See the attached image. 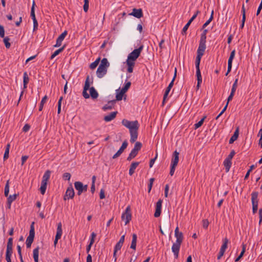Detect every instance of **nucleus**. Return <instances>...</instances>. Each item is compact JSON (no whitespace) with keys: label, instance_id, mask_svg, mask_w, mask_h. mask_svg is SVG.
Instances as JSON below:
<instances>
[{"label":"nucleus","instance_id":"1","mask_svg":"<svg viewBox=\"0 0 262 262\" xmlns=\"http://www.w3.org/2000/svg\"><path fill=\"white\" fill-rule=\"evenodd\" d=\"M122 125L129 129L131 143L135 142L138 138V130L139 127V124L138 121H130L127 119H123L121 122Z\"/></svg>","mask_w":262,"mask_h":262},{"label":"nucleus","instance_id":"2","mask_svg":"<svg viewBox=\"0 0 262 262\" xmlns=\"http://www.w3.org/2000/svg\"><path fill=\"white\" fill-rule=\"evenodd\" d=\"M143 48V46H140L138 49H135L128 55L127 59L126 61L127 66V71L128 73H132L133 68L135 64V61L139 57L140 53Z\"/></svg>","mask_w":262,"mask_h":262},{"label":"nucleus","instance_id":"3","mask_svg":"<svg viewBox=\"0 0 262 262\" xmlns=\"http://www.w3.org/2000/svg\"><path fill=\"white\" fill-rule=\"evenodd\" d=\"M202 56L197 54L196 59H195V67H196V75L197 77V85L196 88L197 89H199L200 88V84L201 83L202 81L201 71L200 70V63L201 59Z\"/></svg>","mask_w":262,"mask_h":262},{"label":"nucleus","instance_id":"4","mask_svg":"<svg viewBox=\"0 0 262 262\" xmlns=\"http://www.w3.org/2000/svg\"><path fill=\"white\" fill-rule=\"evenodd\" d=\"M93 82V78L92 77H90L89 75L87 76L83 90V97H84L85 99H88L90 98V95L86 91L89 89L91 84H92Z\"/></svg>","mask_w":262,"mask_h":262},{"label":"nucleus","instance_id":"5","mask_svg":"<svg viewBox=\"0 0 262 262\" xmlns=\"http://www.w3.org/2000/svg\"><path fill=\"white\" fill-rule=\"evenodd\" d=\"M121 219L122 221L125 222V225H127L129 223L132 219V213L130 207L128 206L125 209V211L122 213L121 215Z\"/></svg>","mask_w":262,"mask_h":262},{"label":"nucleus","instance_id":"6","mask_svg":"<svg viewBox=\"0 0 262 262\" xmlns=\"http://www.w3.org/2000/svg\"><path fill=\"white\" fill-rule=\"evenodd\" d=\"M206 37L204 35L201 37L199 46L197 50V54L203 56L206 49Z\"/></svg>","mask_w":262,"mask_h":262},{"label":"nucleus","instance_id":"7","mask_svg":"<svg viewBox=\"0 0 262 262\" xmlns=\"http://www.w3.org/2000/svg\"><path fill=\"white\" fill-rule=\"evenodd\" d=\"M33 225L34 223H32V225H31V228L29 232V235L28 236L26 240V246L28 248L31 247V244L33 242L35 236V231Z\"/></svg>","mask_w":262,"mask_h":262},{"label":"nucleus","instance_id":"8","mask_svg":"<svg viewBox=\"0 0 262 262\" xmlns=\"http://www.w3.org/2000/svg\"><path fill=\"white\" fill-rule=\"evenodd\" d=\"M251 201L252 203V211L253 213H255L258 209V193L257 192H252L251 194Z\"/></svg>","mask_w":262,"mask_h":262},{"label":"nucleus","instance_id":"9","mask_svg":"<svg viewBox=\"0 0 262 262\" xmlns=\"http://www.w3.org/2000/svg\"><path fill=\"white\" fill-rule=\"evenodd\" d=\"M181 244L174 243L172 245L171 249L174 254L175 258H177L179 256V252L180 249Z\"/></svg>","mask_w":262,"mask_h":262},{"label":"nucleus","instance_id":"10","mask_svg":"<svg viewBox=\"0 0 262 262\" xmlns=\"http://www.w3.org/2000/svg\"><path fill=\"white\" fill-rule=\"evenodd\" d=\"M74 195V191L72 186L69 187L66 192V194L64 196V200H69V199H72L73 198Z\"/></svg>","mask_w":262,"mask_h":262},{"label":"nucleus","instance_id":"11","mask_svg":"<svg viewBox=\"0 0 262 262\" xmlns=\"http://www.w3.org/2000/svg\"><path fill=\"white\" fill-rule=\"evenodd\" d=\"M162 203V201L161 200H159L156 203V211L154 214V216L155 217H158L160 216L161 214Z\"/></svg>","mask_w":262,"mask_h":262},{"label":"nucleus","instance_id":"12","mask_svg":"<svg viewBox=\"0 0 262 262\" xmlns=\"http://www.w3.org/2000/svg\"><path fill=\"white\" fill-rule=\"evenodd\" d=\"M107 71V69L98 67L96 71V75L99 78H101L106 74Z\"/></svg>","mask_w":262,"mask_h":262},{"label":"nucleus","instance_id":"13","mask_svg":"<svg viewBox=\"0 0 262 262\" xmlns=\"http://www.w3.org/2000/svg\"><path fill=\"white\" fill-rule=\"evenodd\" d=\"M130 15H133L134 17L140 18L143 16V12L141 9H136L134 8L133 11L130 13Z\"/></svg>","mask_w":262,"mask_h":262},{"label":"nucleus","instance_id":"14","mask_svg":"<svg viewBox=\"0 0 262 262\" xmlns=\"http://www.w3.org/2000/svg\"><path fill=\"white\" fill-rule=\"evenodd\" d=\"M67 35V32L64 31L63 33H62L59 37L57 38L56 40V43L54 46L55 47H58L61 46L62 41L65 38L66 36Z\"/></svg>","mask_w":262,"mask_h":262},{"label":"nucleus","instance_id":"15","mask_svg":"<svg viewBox=\"0 0 262 262\" xmlns=\"http://www.w3.org/2000/svg\"><path fill=\"white\" fill-rule=\"evenodd\" d=\"M179 152L177 150L174 151L173 153L172 158L171 159V165L177 166L179 162Z\"/></svg>","mask_w":262,"mask_h":262},{"label":"nucleus","instance_id":"16","mask_svg":"<svg viewBox=\"0 0 262 262\" xmlns=\"http://www.w3.org/2000/svg\"><path fill=\"white\" fill-rule=\"evenodd\" d=\"M90 91V97L91 96L93 99H97L99 96L98 92L92 86L88 90Z\"/></svg>","mask_w":262,"mask_h":262},{"label":"nucleus","instance_id":"17","mask_svg":"<svg viewBox=\"0 0 262 262\" xmlns=\"http://www.w3.org/2000/svg\"><path fill=\"white\" fill-rule=\"evenodd\" d=\"M173 81H171V82L169 84L168 87L167 88V89L165 92V93H164V95L163 96V102H162L163 105H164L165 101H166V99L167 98V97L171 89L173 86Z\"/></svg>","mask_w":262,"mask_h":262},{"label":"nucleus","instance_id":"18","mask_svg":"<svg viewBox=\"0 0 262 262\" xmlns=\"http://www.w3.org/2000/svg\"><path fill=\"white\" fill-rule=\"evenodd\" d=\"M62 234V224L61 223H59L57 225V232L55 236L56 239H60L61 237Z\"/></svg>","mask_w":262,"mask_h":262},{"label":"nucleus","instance_id":"19","mask_svg":"<svg viewBox=\"0 0 262 262\" xmlns=\"http://www.w3.org/2000/svg\"><path fill=\"white\" fill-rule=\"evenodd\" d=\"M17 195L16 194H14L13 195H9V197L8 198V199H7V207L9 209H10L11 203H12V202H13L14 201H15L16 200Z\"/></svg>","mask_w":262,"mask_h":262},{"label":"nucleus","instance_id":"20","mask_svg":"<svg viewBox=\"0 0 262 262\" xmlns=\"http://www.w3.org/2000/svg\"><path fill=\"white\" fill-rule=\"evenodd\" d=\"M137 241V236L135 233L133 234L132 235V240L130 245V248L133 249L134 250H136V244Z\"/></svg>","mask_w":262,"mask_h":262},{"label":"nucleus","instance_id":"21","mask_svg":"<svg viewBox=\"0 0 262 262\" xmlns=\"http://www.w3.org/2000/svg\"><path fill=\"white\" fill-rule=\"evenodd\" d=\"M116 114L117 112H112L109 115L105 116L104 118V120L106 122L111 121L116 117Z\"/></svg>","mask_w":262,"mask_h":262},{"label":"nucleus","instance_id":"22","mask_svg":"<svg viewBox=\"0 0 262 262\" xmlns=\"http://www.w3.org/2000/svg\"><path fill=\"white\" fill-rule=\"evenodd\" d=\"M239 135V129L238 127H237L235 131L234 132L233 135L232 136L231 138L229 140V143L232 144L233 143L235 140H237Z\"/></svg>","mask_w":262,"mask_h":262},{"label":"nucleus","instance_id":"23","mask_svg":"<svg viewBox=\"0 0 262 262\" xmlns=\"http://www.w3.org/2000/svg\"><path fill=\"white\" fill-rule=\"evenodd\" d=\"M242 24L241 25V28L243 29L245 25V23L246 20V10L245 8V6L243 4L242 8Z\"/></svg>","mask_w":262,"mask_h":262},{"label":"nucleus","instance_id":"24","mask_svg":"<svg viewBox=\"0 0 262 262\" xmlns=\"http://www.w3.org/2000/svg\"><path fill=\"white\" fill-rule=\"evenodd\" d=\"M139 162H133L131 164L130 168L129 170V174L130 176H132L133 173L135 172V170L137 167L139 165Z\"/></svg>","mask_w":262,"mask_h":262},{"label":"nucleus","instance_id":"25","mask_svg":"<svg viewBox=\"0 0 262 262\" xmlns=\"http://www.w3.org/2000/svg\"><path fill=\"white\" fill-rule=\"evenodd\" d=\"M12 238H9L7 243L6 253H12Z\"/></svg>","mask_w":262,"mask_h":262},{"label":"nucleus","instance_id":"26","mask_svg":"<svg viewBox=\"0 0 262 262\" xmlns=\"http://www.w3.org/2000/svg\"><path fill=\"white\" fill-rule=\"evenodd\" d=\"M96 236V235L94 232H93L91 234V238L90 242L89 245L86 247L87 253H88L90 251V250L91 248V247L94 242V238H95Z\"/></svg>","mask_w":262,"mask_h":262},{"label":"nucleus","instance_id":"27","mask_svg":"<svg viewBox=\"0 0 262 262\" xmlns=\"http://www.w3.org/2000/svg\"><path fill=\"white\" fill-rule=\"evenodd\" d=\"M116 100H115L108 102V103L103 107V109L104 110H111Z\"/></svg>","mask_w":262,"mask_h":262},{"label":"nucleus","instance_id":"28","mask_svg":"<svg viewBox=\"0 0 262 262\" xmlns=\"http://www.w3.org/2000/svg\"><path fill=\"white\" fill-rule=\"evenodd\" d=\"M110 63L107 61L106 58H103L101 61L99 67H101L102 68H104L107 69V68L109 67Z\"/></svg>","mask_w":262,"mask_h":262},{"label":"nucleus","instance_id":"29","mask_svg":"<svg viewBox=\"0 0 262 262\" xmlns=\"http://www.w3.org/2000/svg\"><path fill=\"white\" fill-rule=\"evenodd\" d=\"M74 185L76 189L78 190V194L80 195L82 193V183L80 182H76Z\"/></svg>","mask_w":262,"mask_h":262},{"label":"nucleus","instance_id":"30","mask_svg":"<svg viewBox=\"0 0 262 262\" xmlns=\"http://www.w3.org/2000/svg\"><path fill=\"white\" fill-rule=\"evenodd\" d=\"M29 81V78L28 76L27 72H25L24 73L23 76V84H24V88L26 89L27 88V84Z\"/></svg>","mask_w":262,"mask_h":262},{"label":"nucleus","instance_id":"31","mask_svg":"<svg viewBox=\"0 0 262 262\" xmlns=\"http://www.w3.org/2000/svg\"><path fill=\"white\" fill-rule=\"evenodd\" d=\"M35 3L34 1H33L32 2V6L31 10V17L32 19H33V21H34L36 19L35 17Z\"/></svg>","mask_w":262,"mask_h":262},{"label":"nucleus","instance_id":"32","mask_svg":"<svg viewBox=\"0 0 262 262\" xmlns=\"http://www.w3.org/2000/svg\"><path fill=\"white\" fill-rule=\"evenodd\" d=\"M38 254L39 248L37 247L33 250V258L35 262H38Z\"/></svg>","mask_w":262,"mask_h":262},{"label":"nucleus","instance_id":"33","mask_svg":"<svg viewBox=\"0 0 262 262\" xmlns=\"http://www.w3.org/2000/svg\"><path fill=\"white\" fill-rule=\"evenodd\" d=\"M47 182L41 181L40 191L42 194H44L47 188Z\"/></svg>","mask_w":262,"mask_h":262},{"label":"nucleus","instance_id":"34","mask_svg":"<svg viewBox=\"0 0 262 262\" xmlns=\"http://www.w3.org/2000/svg\"><path fill=\"white\" fill-rule=\"evenodd\" d=\"M50 173L51 172L50 170H47L43 176L42 180L41 181L47 182L50 178Z\"/></svg>","mask_w":262,"mask_h":262},{"label":"nucleus","instance_id":"35","mask_svg":"<svg viewBox=\"0 0 262 262\" xmlns=\"http://www.w3.org/2000/svg\"><path fill=\"white\" fill-rule=\"evenodd\" d=\"M224 164L226 168V171H228L231 165V160L226 159L224 162Z\"/></svg>","mask_w":262,"mask_h":262},{"label":"nucleus","instance_id":"36","mask_svg":"<svg viewBox=\"0 0 262 262\" xmlns=\"http://www.w3.org/2000/svg\"><path fill=\"white\" fill-rule=\"evenodd\" d=\"M228 242H229L228 239L227 238H225V239H224L223 244L222 245V246L220 249V251H223L224 252H225L226 249L227 248V244L228 243Z\"/></svg>","mask_w":262,"mask_h":262},{"label":"nucleus","instance_id":"37","mask_svg":"<svg viewBox=\"0 0 262 262\" xmlns=\"http://www.w3.org/2000/svg\"><path fill=\"white\" fill-rule=\"evenodd\" d=\"M125 94L124 92H123L122 91L120 90V91H119V90L117 91V94H116V100L120 101L121 100L123 97V95Z\"/></svg>","mask_w":262,"mask_h":262},{"label":"nucleus","instance_id":"38","mask_svg":"<svg viewBox=\"0 0 262 262\" xmlns=\"http://www.w3.org/2000/svg\"><path fill=\"white\" fill-rule=\"evenodd\" d=\"M246 246L244 244H243L242 250L240 254L239 255V256L236 258L235 261H238L243 257V256L244 255V254L245 252V251H246Z\"/></svg>","mask_w":262,"mask_h":262},{"label":"nucleus","instance_id":"39","mask_svg":"<svg viewBox=\"0 0 262 262\" xmlns=\"http://www.w3.org/2000/svg\"><path fill=\"white\" fill-rule=\"evenodd\" d=\"M177 239L176 243L181 244L182 243L183 239V233H181L178 234L174 235Z\"/></svg>","mask_w":262,"mask_h":262},{"label":"nucleus","instance_id":"40","mask_svg":"<svg viewBox=\"0 0 262 262\" xmlns=\"http://www.w3.org/2000/svg\"><path fill=\"white\" fill-rule=\"evenodd\" d=\"M47 96H44L41 102H40V106H39V111H41L42 108H43V105L47 101Z\"/></svg>","mask_w":262,"mask_h":262},{"label":"nucleus","instance_id":"41","mask_svg":"<svg viewBox=\"0 0 262 262\" xmlns=\"http://www.w3.org/2000/svg\"><path fill=\"white\" fill-rule=\"evenodd\" d=\"M99 61H100V58H98L94 62L91 63V64L90 65V68L91 69H95L97 67V66H98V64H99Z\"/></svg>","mask_w":262,"mask_h":262},{"label":"nucleus","instance_id":"42","mask_svg":"<svg viewBox=\"0 0 262 262\" xmlns=\"http://www.w3.org/2000/svg\"><path fill=\"white\" fill-rule=\"evenodd\" d=\"M3 38H4L3 41L5 43V45L6 46V48L7 49L10 48V47L11 46V44L9 42L10 38L8 37H4Z\"/></svg>","mask_w":262,"mask_h":262},{"label":"nucleus","instance_id":"43","mask_svg":"<svg viewBox=\"0 0 262 262\" xmlns=\"http://www.w3.org/2000/svg\"><path fill=\"white\" fill-rule=\"evenodd\" d=\"M64 49V47H62V48L58 49L57 50L55 51L53 54L51 56V59H53L55 56H56L57 55H58L60 52H61Z\"/></svg>","mask_w":262,"mask_h":262},{"label":"nucleus","instance_id":"44","mask_svg":"<svg viewBox=\"0 0 262 262\" xmlns=\"http://www.w3.org/2000/svg\"><path fill=\"white\" fill-rule=\"evenodd\" d=\"M9 192V180H8L5 187V191H4V194L6 196H8V194Z\"/></svg>","mask_w":262,"mask_h":262},{"label":"nucleus","instance_id":"45","mask_svg":"<svg viewBox=\"0 0 262 262\" xmlns=\"http://www.w3.org/2000/svg\"><path fill=\"white\" fill-rule=\"evenodd\" d=\"M206 118V117L204 116L200 121H199L197 123H195L194 124L195 129H197L202 125V124L204 121V120Z\"/></svg>","mask_w":262,"mask_h":262},{"label":"nucleus","instance_id":"46","mask_svg":"<svg viewBox=\"0 0 262 262\" xmlns=\"http://www.w3.org/2000/svg\"><path fill=\"white\" fill-rule=\"evenodd\" d=\"M213 11L212 10L211 16H210L209 19L203 26V28H205L212 21V20L213 19Z\"/></svg>","mask_w":262,"mask_h":262},{"label":"nucleus","instance_id":"47","mask_svg":"<svg viewBox=\"0 0 262 262\" xmlns=\"http://www.w3.org/2000/svg\"><path fill=\"white\" fill-rule=\"evenodd\" d=\"M130 85L131 82L129 81L127 82V83H125V85L122 88L121 90L125 93L130 86Z\"/></svg>","mask_w":262,"mask_h":262},{"label":"nucleus","instance_id":"48","mask_svg":"<svg viewBox=\"0 0 262 262\" xmlns=\"http://www.w3.org/2000/svg\"><path fill=\"white\" fill-rule=\"evenodd\" d=\"M89 0H84V5L83 6V9L84 12H87L89 9Z\"/></svg>","mask_w":262,"mask_h":262},{"label":"nucleus","instance_id":"49","mask_svg":"<svg viewBox=\"0 0 262 262\" xmlns=\"http://www.w3.org/2000/svg\"><path fill=\"white\" fill-rule=\"evenodd\" d=\"M137 154L136 152L132 150L128 157H127V160L128 161H130L132 159L134 158L137 156Z\"/></svg>","mask_w":262,"mask_h":262},{"label":"nucleus","instance_id":"50","mask_svg":"<svg viewBox=\"0 0 262 262\" xmlns=\"http://www.w3.org/2000/svg\"><path fill=\"white\" fill-rule=\"evenodd\" d=\"M235 51L234 50L230 53V57L229 58L228 61V62L232 63V60L235 56Z\"/></svg>","mask_w":262,"mask_h":262},{"label":"nucleus","instance_id":"51","mask_svg":"<svg viewBox=\"0 0 262 262\" xmlns=\"http://www.w3.org/2000/svg\"><path fill=\"white\" fill-rule=\"evenodd\" d=\"M154 181H155V179L153 178H150L149 179V183L148 186V192H150V190L151 189V188H152V186L153 183H154Z\"/></svg>","mask_w":262,"mask_h":262},{"label":"nucleus","instance_id":"52","mask_svg":"<svg viewBox=\"0 0 262 262\" xmlns=\"http://www.w3.org/2000/svg\"><path fill=\"white\" fill-rule=\"evenodd\" d=\"M237 81L238 79H236L231 89V91L232 92H235L236 91L237 86Z\"/></svg>","mask_w":262,"mask_h":262},{"label":"nucleus","instance_id":"53","mask_svg":"<svg viewBox=\"0 0 262 262\" xmlns=\"http://www.w3.org/2000/svg\"><path fill=\"white\" fill-rule=\"evenodd\" d=\"M128 145L127 142L126 141H124L121 147L120 148L119 150H121L122 152L124 151V150L127 147Z\"/></svg>","mask_w":262,"mask_h":262},{"label":"nucleus","instance_id":"54","mask_svg":"<svg viewBox=\"0 0 262 262\" xmlns=\"http://www.w3.org/2000/svg\"><path fill=\"white\" fill-rule=\"evenodd\" d=\"M0 37L3 38L5 37V29L3 26L0 25Z\"/></svg>","mask_w":262,"mask_h":262},{"label":"nucleus","instance_id":"55","mask_svg":"<svg viewBox=\"0 0 262 262\" xmlns=\"http://www.w3.org/2000/svg\"><path fill=\"white\" fill-rule=\"evenodd\" d=\"M190 24H191L188 21L187 23L185 25V26L183 27L182 32V33L183 34L185 33Z\"/></svg>","mask_w":262,"mask_h":262},{"label":"nucleus","instance_id":"56","mask_svg":"<svg viewBox=\"0 0 262 262\" xmlns=\"http://www.w3.org/2000/svg\"><path fill=\"white\" fill-rule=\"evenodd\" d=\"M142 147V144L139 142H137L135 143V145L134 146V148L136 149L137 150H139Z\"/></svg>","mask_w":262,"mask_h":262},{"label":"nucleus","instance_id":"57","mask_svg":"<svg viewBox=\"0 0 262 262\" xmlns=\"http://www.w3.org/2000/svg\"><path fill=\"white\" fill-rule=\"evenodd\" d=\"M123 244H122L121 243H120L119 242H118L116 245H115V248H114V250L115 251H118V250H120Z\"/></svg>","mask_w":262,"mask_h":262},{"label":"nucleus","instance_id":"58","mask_svg":"<svg viewBox=\"0 0 262 262\" xmlns=\"http://www.w3.org/2000/svg\"><path fill=\"white\" fill-rule=\"evenodd\" d=\"M71 178V174L70 173L66 172L63 175V179L65 180H70Z\"/></svg>","mask_w":262,"mask_h":262},{"label":"nucleus","instance_id":"59","mask_svg":"<svg viewBox=\"0 0 262 262\" xmlns=\"http://www.w3.org/2000/svg\"><path fill=\"white\" fill-rule=\"evenodd\" d=\"M200 11L198 10L196 11V12H195V13L192 16V17L189 19V20L188 21L189 23H190V24L192 22V21L196 17L198 14L199 13H200Z\"/></svg>","mask_w":262,"mask_h":262},{"label":"nucleus","instance_id":"60","mask_svg":"<svg viewBox=\"0 0 262 262\" xmlns=\"http://www.w3.org/2000/svg\"><path fill=\"white\" fill-rule=\"evenodd\" d=\"M209 224V222L207 220H203V228L206 229L207 228L208 225Z\"/></svg>","mask_w":262,"mask_h":262},{"label":"nucleus","instance_id":"61","mask_svg":"<svg viewBox=\"0 0 262 262\" xmlns=\"http://www.w3.org/2000/svg\"><path fill=\"white\" fill-rule=\"evenodd\" d=\"M235 154V152L234 150H232L226 159L231 160Z\"/></svg>","mask_w":262,"mask_h":262},{"label":"nucleus","instance_id":"62","mask_svg":"<svg viewBox=\"0 0 262 262\" xmlns=\"http://www.w3.org/2000/svg\"><path fill=\"white\" fill-rule=\"evenodd\" d=\"M123 152L121 150H118V151L113 156V159H116L119 157Z\"/></svg>","mask_w":262,"mask_h":262},{"label":"nucleus","instance_id":"63","mask_svg":"<svg viewBox=\"0 0 262 262\" xmlns=\"http://www.w3.org/2000/svg\"><path fill=\"white\" fill-rule=\"evenodd\" d=\"M262 9V0L261 1V2L259 5V7L257 9V12H256V15H258L260 12V11Z\"/></svg>","mask_w":262,"mask_h":262},{"label":"nucleus","instance_id":"64","mask_svg":"<svg viewBox=\"0 0 262 262\" xmlns=\"http://www.w3.org/2000/svg\"><path fill=\"white\" fill-rule=\"evenodd\" d=\"M259 224L260 225L262 222V209H260L259 210Z\"/></svg>","mask_w":262,"mask_h":262}]
</instances>
